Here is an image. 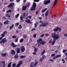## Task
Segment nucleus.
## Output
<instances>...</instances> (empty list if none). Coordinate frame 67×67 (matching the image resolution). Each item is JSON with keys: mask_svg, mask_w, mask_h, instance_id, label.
Wrapping results in <instances>:
<instances>
[{"mask_svg": "<svg viewBox=\"0 0 67 67\" xmlns=\"http://www.w3.org/2000/svg\"><path fill=\"white\" fill-rule=\"evenodd\" d=\"M11 54L12 55H14L15 54V51L14 50H11Z\"/></svg>", "mask_w": 67, "mask_h": 67, "instance_id": "nucleus-13", "label": "nucleus"}, {"mask_svg": "<svg viewBox=\"0 0 67 67\" xmlns=\"http://www.w3.org/2000/svg\"><path fill=\"white\" fill-rule=\"evenodd\" d=\"M39 19H40V20H42V17H39Z\"/></svg>", "mask_w": 67, "mask_h": 67, "instance_id": "nucleus-62", "label": "nucleus"}, {"mask_svg": "<svg viewBox=\"0 0 67 67\" xmlns=\"http://www.w3.org/2000/svg\"><path fill=\"white\" fill-rule=\"evenodd\" d=\"M11 64H12V62L9 63L8 64L7 67H11Z\"/></svg>", "mask_w": 67, "mask_h": 67, "instance_id": "nucleus-22", "label": "nucleus"}, {"mask_svg": "<svg viewBox=\"0 0 67 67\" xmlns=\"http://www.w3.org/2000/svg\"><path fill=\"white\" fill-rule=\"evenodd\" d=\"M22 42H23V39L21 38L20 40V43H22Z\"/></svg>", "mask_w": 67, "mask_h": 67, "instance_id": "nucleus-40", "label": "nucleus"}, {"mask_svg": "<svg viewBox=\"0 0 67 67\" xmlns=\"http://www.w3.org/2000/svg\"><path fill=\"white\" fill-rule=\"evenodd\" d=\"M14 3H10V4H9L8 7V8H13L14 6Z\"/></svg>", "mask_w": 67, "mask_h": 67, "instance_id": "nucleus-8", "label": "nucleus"}, {"mask_svg": "<svg viewBox=\"0 0 67 67\" xmlns=\"http://www.w3.org/2000/svg\"><path fill=\"white\" fill-rule=\"evenodd\" d=\"M37 63H38V62L37 61L33 65V67H36Z\"/></svg>", "mask_w": 67, "mask_h": 67, "instance_id": "nucleus-18", "label": "nucleus"}, {"mask_svg": "<svg viewBox=\"0 0 67 67\" xmlns=\"http://www.w3.org/2000/svg\"><path fill=\"white\" fill-rule=\"evenodd\" d=\"M20 20H21V21H22V20H23V17H22V16H21L20 17Z\"/></svg>", "mask_w": 67, "mask_h": 67, "instance_id": "nucleus-46", "label": "nucleus"}, {"mask_svg": "<svg viewBox=\"0 0 67 67\" xmlns=\"http://www.w3.org/2000/svg\"><path fill=\"white\" fill-rule=\"evenodd\" d=\"M42 41V39L40 38L39 39V40L37 41V42L38 44H39Z\"/></svg>", "mask_w": 67, "mask_h": 67, "instance_id": "nucleus-17", "label": "nucleus"}, {"mask_svg": "<svg viewBox=\"0 0 67 67\" xmlns=\"http://www.w3.org/2000/svg\"><path fill=\"white\" fill-rule=\"evenodd\" d=\"M12 46H13V47H16V46H17L16 45L14 44V43H13V42H12Z\"/></svg>", "mask_w": 67, "mask_h": 67, "instance_id": "nucleus-20", "label": "nucleus"}, {"mask_svg": "<svg viewBox=\"0 0 67 67\" xmlns=\"http://www.w3.org/2000/svg\"><path fill=\"white\" fill-rule=\"evenodd\" d=\"M33 37L34 38H35L36 37V34H35L33 36Z\"/></svg>", "mask_w": 67, "mask_h": 67, "instance_id": "nucleus-52", "label": "nucleus"}, {"mask_svg": "<svg viewBox=\"0 0 67 67\" xmlns=\"http://www.w3.org/2000/svg\"><path fill=\"white\" fill-rule=\"evenodd\" d=\"M33 55H36V52H34L33 53Z\"/></svg>", "mask_w": 67, "mask_h": 67, "instance_id": "nucleus-58", "label": "nucleus"}, {"mask_svg": "<svg viewBox=\"0 0 67 67\" xmlns=\"http://www.w3.org/2000/svg\"><path fill=\"white\" fill-rule=\"evenodd\" d=\"M26 7V5H25V6H23L22 7V11H25V10H26L27 8Z\"/></svg>", "mask_w": 67, "mask_h": 67, "instance_id": "nucleus-11", "label": "nucleus"}, {"mask_svg": "<svg viewBox=\"0 0 67 67\" xmlns=\"http://www.w3.org/2000/svg\"><path fill=\"white\" fill-rule=\"evenodd\" d=\"M7 55V56H8V54H7V53H5L4 54L3 53H2L1 54V55H2V56L3 57H6V55Z\"/></svg>", "mask_w": 67, "mask_h": 67, "instance_id": "nucleus-9", "label": "nucleus"}, {"mask_svg": "<svg viewBox=\"0 0 67 67\" xmlns=\"http://www.w3.org/2000/svg\"><path fill=\"white\" fill-rule=\"evenodd\" d=\"M36 4L35 2H34L33 3V5L31 9V11H34V10H35L36 9Z\"/></svg>", "mask_w": 67, "mask_h": 67, "instance_id": "nucleus-2", "label": "nucleus"}, {"mask_svg": "<svg viewBox=\"0 0 67 67\" xmlns=\"http://www.w3.org/2000/svg\"><path fill=\"white\" fill-rule=\"evenodd\" d=\"M49 35L48 34H45V36H48Z\"/></svg>", "mask_w": 67, "mask_h": 67, "instance_id": "nucleus-57", "label": "nucleus"}, {"mask_svg": "<svg viewBox=\"0 0 67 67\" xmlns=\"http://www.w3.org/2000/svg\"><path fill=\"white\" fill-rule=\"evenodd\" d=\"M44 36V34H43L42 35H41L40 36V37H43Z\"/></svg>", "mask_w": 67, "mask_h": 67, "instance_id": "nucleus-54", "label": "nucleus"}, {"mask_svg": "<svg viewBox=\"0 0 67 67\" xmlns=\"http://www.w3.org/2000/svg\"><path fill=\"white\" fill-rule=\"evenodd\" d=\"M23 18H25V13H24L23 16Z\"/></svg>", "mask_w": 67, "mask_h": 67, "instance_id": "nucleus-32", "label": "nucleus"}, {"mask_svg": "<svg viewBox=\"0 0 67 67\" xmlns=\"http://www.w3.org/2000/svg\"><path fill=\"white\" fill-rule=\"evenodd\" d=\"M8 22H9V21H8V19H7L6 21H5L4 22V24L6 25L9 24Z\"/></svg>", "mask_w": 67, "mask_h": 67, "instance_id": "nucleus-15", "label": "nucleus"}, {"mask_svg": "<svg viewBox=\"0 0 67 67\" xmlns=\"http://www.w3.org/2000/svg\"><path fill=\"white\" fill-rule=\"evenodd\" d=\"M23 37L24 38L26 39L27 38V35L26 34H25L23 35Z\"/></svg>", "mask_w": 67, "mask_h": 67, "instance_id": "nucleus-25", "label": "nucleus"}, {"mask_svg": "<svg viewBox=\"0 0 67 67\" xmlns=\"http://www.w3.org/2000/svg\"><path fill=\"white\" fill-rule=\"evenodd\" d=\"M29 19H31V17H32V16H29Z\"/></svg>", "mask_w": 67, "mask_h": 67, "instance_id": "nucleus-63", "label": "nucleus"}, {"mask_svg": "<svg viewBox=\"0 0 67 67\" xmlns=\"http://www.w3.org/2000/svg\"><path fill=\"white\" fill-rule=\"evenodd\" d=\"M19 25V23H17L15 24V25L17 26H18Z\"/></svg>", "mask_w": 67, "mask_h": 67, "instance_id": "nucleus-44", "label": "nucleus"}, {"mask_svg": "<svg viewBox=\"0 0 67 67\" xmlns=\"http://www.w3.org/2000/svg\"><path fill=\"white\" fill-rule=\"evenodd\" d=\"M16 49L17 53L19 54L20 53V48L18 47L16 48Z\"/></svg>", "mask_w": 67, "mask_h": 67, "instance_id": "nucleus-12", "label": "nucleus"}, {"mask_svg": "<svg viewBox=\"0 0 67 67\" xmlns=\"http://www.w3.org/2000/svg\"><path fill=\"white\" fill-rule=\"evenodd\" d=\"M2 63H3V67H5V62L2 61Z\"/></svg>", "mask_w": 67, "mask_h": 67, "instance_id": "nucleus-27", "label": "nucleus"}, {"mask_svg": "<svg viewBox=\"0 0 67 67\" xmlns=\"http://www.w3.org/2000/svg\"><path fill=\"white\" fill-rule=\"evenodd\" d=\"M7 33L8 32H7V31H5L3 32V33L4 35H7Z\"/></svg>", "mask_w": 67, "mask_h": 67, "instance_id": "nucleus-29", "label": "nucleus"}, {"mask_svg": "<svg viewBox=\"0 0 67 67\" xmlns=\"http://www.w3.org/2000/svg\"><path fill=\"white\" fill-rule=\"evenodd\" d=\"M56 58H58V57H60L62 56L61 55H57L56 56Z\"/></svg>", "mask_w": 67, "mask_h": 67, "instance_id": "nucleus-34", "label": "nucleus"}, {"mask_svg": "<svg viewBox=\"0 0 67 67\" xmlns=\"http://www.w3.org/2000/svg\"><path fill=\"white\" fill-rule=\"evenodd\" d=\"M25 22H27V23H32L31 22L30 20L29 19L25 20Z\"/></svg>", "mask_w": 67, "mask_h": 67, "instance_id": "nucleus-14", "label": "nucleus"}, {"mask_svg": "<svg viewBox=\"0 0 67 67\" xmlns=\"http://www.w3.org/2000/svg\"><path fill=\"white\" fill-rule=\"evenodd\" d=\"M14 24H12V26H10L9 27L10 30H11L13 27H14Z\"/></svg>", "mask_w": 67, "mask_h": 67, "instance_id": "nucleus-21", "label": "nucleus"}, {"mask_svg": "<svg viewBox=\"0 0 67 67\" xmlns=\"http://www.w3.org/2000/svg\"><path fill=\"white\" fill-rule=\"evenodd\" d=\"M59 34H56V33L54 32L52 34V37L53 39V41L51 43L52 44V45H54L55 42V41H56V40H58L59 38Z\"/></svg>", "mask_w": 67, "mask_h": 67, "instance_id": "nucleus-1", "label": "nucleus"}, {"mask_svg": "<svg viewBox=\"0 0 67 67\" xmlns=\"http://www.w3.org/2000/svg\"><path fill=\"white\" fill-rule=\"evenodd\" d=\"M5 15L6 17H8V18H10V17H11V16L9 15V14H5Z\"/></svg>", "mask_w": 67, "mask_h": 67, "instance_id": "nucleus-30", "label": "nucleus"}, {"mask_svg": "<svg viewBox=\"0 0 67 67\" xmlns=\"http://www.w3.org/2000/svg\"><path fill=\"white\" fill-rule=\"evenodd\" d=\"M52 40H50L49 42V43H51L52 42Z\"/></svg>", "mask_w": 67, "mask_h": 67, "instance_id": "nucleus-60", "label": "nucleus"}, {"mask_svg": "<svg viewBox=\"0 0 67 67\" xmlns=\"http://www.w3.org/2000/svg\"><path fill=\"white\" fill-rule=\"evenodd\" d=\"M41 12L42 13H44V12H45V11H44V10L43 9L42 10Z\"/></svg>", "mask_w": 67, "mask_h": 67, "instance_id": "nucleus-61", "label": "nucleus"}, {"mask_svg": "<svg viewBox=\"0 0 67 67\" xmlns=\"http://www.w3.org/2000/svg\"><path fill=\"white\" fill-rule=\"evenodd\" d=\"M45 53V50H44L41 53V55L42 56L44 55V54Z\"/></svg>", "mask_w": 67, "mask_h": 67, "instance_id": "nucleus-24", "label": "nucleus"}, {"mask_svg": "<svg viewBox=\"0 0 67 67\" xmlns=\"http://www.w3.org/2000/svg\"><path fill=\"white\" fill-rule=\"evenodd\" d=\"M50 3H51V1L50 0H46L44 1L43 3L45 5H46V4Z\"/></svg>", "mask_w": 67, "mask_h": 67, "instance_id": "nucleus-6", "label": "nucleus"}, {"mask_svg": "<svg viewBox=\"0 0 67 67\" xmlns=\"http://www.w3.org/2000/svg\"><path fill=\"white\" fill-rule=\"evenodd\" d=\"M19 16V13L17 15H15V18H18Z\"/></svg>", "mask_w": 67, "mask_h": 67, "instance_id": "nucleus-33", "label": "nucleus"}, {"mask_svg": "<svg viewBox=\"0 0 67 67\" xmlns=\"http://www.w3.org/2000/svg\"><path fill=\"white\" fill-rule=\"evenodd\" d=\"M57 0H55L54 2L53 3V5L54 6L56 4V3H57Z\"/></svg>", "mask_w": 67, "mask_h": 67, "instance_id": "nucleus-28", "label": "nucleus"}, {"mask_svg": "<svg viewBox=\"0 0 67 67\" xmlns=\"http://www.w3.org/2000/svg\"><path fill=\"white\" fill-rule=\"evenodd\" d=\"M7 13H9V12H12V11L11 10H9L6 12Z\"/></svg>", "mask_w": 67, "mask_h": 67, "instance_id": "nucleus-37", "label": "nucleus"}, {"mask_svg": "<svg viewBox=\"0 0 67 67\" xmlns=\"http://www.w3.org/2000/svg\"><path fill=\"white\" fill-rule=\"evenodd\" d=\"M19 39V38H16V39L15 40V42H18V40Z\"/></svg>", "mask_w": 67, "mask_h": 67, "instance_id": "nucleus-35", "label": "nucleus"}, {"mask_svg": "<svg viewBox=\"0 0 67 67\" xmlns=\"http://www.w3.org/2000/svg\"><path fill=\"white\" fill-rule=\"evenodd\" d=\"M63 62H62L63 64H64L65 63V61H64V59H62V62H63Z\"/></svg>", "mask_w": 67, "mask_h": 67, "instance_id": "nucleus-50", "label": "nucleus"}, {"mask_svg": "<svg viewBox=\"0 0 67 67\" xmlns=\"http://www.w3.org/2000/svg\"><path fill=\"white\" fill-rule=\"evenodd\" d=\"M16 37V36H12V38H15Z\"/></svg>", "mask_w": 67, "mask_h": 67, "instance_id": "nucleus-45", "label": "nucleus"}, {"mask_svg": "<svg viewBox=\"0 0 67 67\" xmlns=\"http://www.w3.org/2000/svg\"><path fill=\"white\" fill-rule=\"evenodd\" d=\"M18 57L19 55H18V54H16L14 57V58H15V59H18Z\"/></svg>", "mask_w": 67, "mask_h": 67, "instance_id": "nucleus-19", "label": "nucleus"}, {"mask_svg": "<svg viewBox=\"0 0 67 67\" xmlns=\"http://www.w3.org/2000/svg\"><path fill=\"white\" fill-rule=\"evenodd\" d=\"M2 25V23L0 22V29L1 28V26Z\"/></svg>", "mask_w": 67, "mask_h": 67, "instance_id": "nucleus-43", "label": "nucleus"}, {"mask_svg": "<svg viewBox=\"0 0 67 67\" xmlns=\"http://www.w3.org/2000/svg\"><path fill=\"white\" fill-rule=\"evenodd\" d=\"M46 41H43L41 43H40V44H39L38 46V47H39L40 46V44H42V45H44V44H45L46 43Z\"/></svg>", "mask_w": 67, "mask_h": 67, "instance_id": "nucleus-10", "label": "nucleus"}, {"mask_svg": "<svg viewBox=\"0 0 67 67\" xmlns=\"http://www.w3.org/2000/svg\"><path fill=\"white\" fill-rule=\"evenodd\" d=\"M30 7V3H29L26 6V7Z\"/></svg>", "mask_w": 67, "mask_h": 67, "instance_id": "nucleus-53", "label": "nucleus"}, {"mask_svg": "<svg viewBox=\"0 0 67 67\" xmlns=\"http://www.w3.org/2000/svg\"><path fill=\"white\" fill-rule=\"evenodd\" d=\"M25 50V48L24 46H21L20 47V51L21 53H24Z\"/></svg>", "mask_w": 67, "mask_h": 67, "instance_id": "nucleus-5", "label": "nucleus"}, {"mask_svg": "<svg viewBox=\"0 0 67 67\" xmlns=\"http://www.w3.org/2000/svg\"><path fill=\"white\" fill-rule=\"evenodd\" d=\"M48 23H45L44 22H43L42 23V24L40 25L39 26L40 27H41V26H42L43 27H45V26H47V25H48Z\"/></svg>", "mask_w": 67, "mask_h": 67, "instance_id": "nucleus-3", "label": "nucleus"}, {"mask_svg": "<svg viewBox=\"0 0 67 67\" xmlns=\"http://www.w3.org/2000/svg\"><path fill=\"white\" fill-rule=\"evenodd\" d=\"M33 64V62H32L30 63V67H33V65H32V64Z\"/></svg>", "mask_w": 67, "mask_h": 67, "instance_id": "nucleus-36", "label": "nucleus"}, {"mask_svg": "<svg viewBox=\"0 0 67 67\" xmlns=\"http://www.w3.org/2000/svg\"><path fill=\"white\" fill-rule=\"evenodd\" d=\"M61 28H60L59 27H57L55 29H54L53 31L54 32H56L58 31H59V32H60L61 31Z\"/></svg>", "mask_w": 67, "mask_h": 67, "instance_id": "nucleus-4", "label": "nucleus"}, {"mask_svg": "<svg viewBox=\"0 0 67 67\" xmlns=\"http://www.w3.org/2000/svg\"><path fill=\"white\" fill-rule=\"evenodd\" d=\"M48 11H47L46 13L45 16H47L48 15Z\"/></svg>", "mask_w": 67, "mask_h": 67, "instance_id": "nucleus-31", "label": "nucleus"}, {"mask_svg": "<svg viewBox=\"0 0 67 67\" xmlns=\"http://www.w3.org/2000/svg\"><path fill=\"white\" fill-rule=\"evenodd\" d=\"M12 66L13 67H15V66H16V64L14 63V64H13Z\"/></svg>", "mask_w": 67, "mask_h": 67, "instance_id": "nucleus-42", "label": "nucleus"}, {"mask_svg": "<svg viewBox=\"0 0 67 67\" xmlns=\"http://www.w3.org/2000/svg\"><path fill=\"white\" fill-rule=\"evenodd\" d=\"M67 52V50L66 49H64L63 50V53H65V52Z\"/></svg>", "mask_w": 67, "mask_h": 67, "instance_id": "nucleus-39", "label": "nucleus"}, {"mask_svg": "<svg viewBox=\"0 0 67 67\" xmlns=\"http://www.w3.org/2000/svg\"><path fill=\"white\" fill-rule=\"evenodd\" d=\"M40 62H43V59L42 58H41L40 59Z\"/></svg>", "mask_w": 67, "mask_h": 67, "instance_id": "nucleus-41", "label": "nucleus"}, {"mask_svg": "<svg viewBox=\"0 0 67 67\" xmlns=\"http://www.w3.org/2000/svg\"><path fill=\"white\" fill-rule=\"evenodd\" d=\"M42 59H44V58H46V56H45V55H44L42 57Z\"/></svg>", "mask_w": 67, "mask_h": 67, "instance_id": "nucleus-49", "label": "nucleus"}, {"mask_svg": "<svg viewBox=\"0 0 67 67\" xmlns=\"http://www.w3.org/2000/svg\"><path fill=\"white\" fill-rule=\"evenodd\" d=\"M56 58V56L55 57H54V58H53V60H54V59H55L56 58Z\"/></svg>", "mask_w": 67, "mask_h": 67, "instance_id": "nucleus-55", "label": "nucleus"}, {"mask_svg": "<svg viewBox=\"0 0 67 67\" xmlns=\"http://www.w3.org/2000/svg\"><path fill=\"white\" fill-rule=\"evenodd\" d=\"M1 36H2V37H0V41H1V40H2V38H3V37H4V36H5V35L3 34H1Z\"/></svg>", "mask_w": 67, "mask_h": 67, "instance_id": "nucleus-16", "label": "nucleus"}, {"mask_svg": "<svg viewBox=\"0 0 67 67\" xmlns=\"http://www.w3.org/2000/svg\"><path fill=\"white\" fill-rule=\"evenodd\" d=\"M55 54H53L51 55V57H54V56H55Z\"/></svg>", "mask_w": 67, "mask_h": 67, "instance_id": "nucleus-51", "label": "nucleus"}, {"mask_svg": "<svg viewBox=\"0 0 67 67\" xmlns=\"http://www.w3.org/2000/svg\"><path fill=\"white\" fill-rule=\"evenodd\" d=\"M19 28L20 29H21L22 28V26H21V25H19Z\"/></svg>", "mask_w": 67, "mask_h": 67, "instance_id": "nucleus-47", "label": "nucleus"}, {"mask_svg": "<svg viewBox=\"0 0 67 67\" xmlns=\"http://www.w3.org/2000/svg\"><path fill=\"white\" fill-rule=\"evenodd\" d=\"M65 56H67V52H66L65 53Z\"/></svg>", "mask_w": 67, "mask_h": 67, "instance_id": "nucleus-64", "label": "nucleus"}, {"mask_svg": "<svg viewBox=\"0 0 67 67\" xmlns=\"http://www.w3.org/2000/svg\"><path fill=\"white\" fill-rule=\"evenodd\" d=\"M37 49H38V48H35L34 49V51L35 52H37Z\"/></svg>", "mask_w": 67, "mask_h": 67, "instance_id": "nucleus-38", "label": "nucleus"}, {"mask_svg": "<svg viewBox=\"0 0 67 67\" xmlns=\"http://www.w3.org/2000/svg\"><path fill=\"white\" fill-rule=\"evenodd\" d=\"M3 19H6L7 18H5V17L4 16L3 17Z\"/></svg>", "mask_w": 67, "mask_h": 67, "instance_id": "nucleus-59", "label": "nucleus"}, {"mask_svg": "<svg viewBox=\"0 0 67 67\" xmlns=\"http://www.w3.org/2000/svg\"><path fill=\"white\" fill-rule=\"evenodd\" d=\"M38 24V22L37 21L36 22V23H35L34 25H35L34 27L35 28L37 27V25Z\"/></svg>", "mask_w": 67, "mask_h": 67, "instance_id": "nucleus-23", "label": "nucleus"}, {"mask_svg": "<svg viewBox=\"0 0 67 67\" xmlns=\"http://www.w3.org/2000/svg\"><path fill=\"white\" fill-rule=\"evenodd\" d=\"M25 55H21L20 56V59H23V58H25Z\"/></svg>", "mask_w": 67, "mask_h": 67, "instance_id": "nucleus-26", "label": "nucleus"}, {"mask_svg": "<svg viewBox=\"0 0 67 67\" xmlns=\"http://www.w3.org/2000/svg\"><path fill=\"white\" fill-rule=\"evenodd\" d=\"M34 0V2H39V1H40V0Z\"/></svg>", "mask_w": 67, "mask_h": 67, "instance_id": "nucleus-48", "label": "nucleus"}, {"mask_svg": "<svg viewBox=\"0 0 67 67\" xmlns=\"http://www.w3.org/2000/svg\"><path fill=\"white\" fill-rule=\"evenodd\" d=\"M7 42V40H6V38H4L0 41V43H3V44H4L5 42Z\"/></svg>", "mask_w": 67, "mask_h": 67, "instance_id": "nucleus-7", "label": "nucleus"}, {"mask_svg": "<svg viewBox=\"0 0 67 67\" xmlns=\"http://www.w3.org/2000/svg\"><path fill=\"white\" fill-rule=\"evenodd\" d=\"M64 36L67 37V34L66 33L64 34Z\"/></svg>", "mask_w": 67, "mask_h": 67, "instance_id": "nucleus-56", "label": "nucleus"}]
</instances>
